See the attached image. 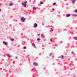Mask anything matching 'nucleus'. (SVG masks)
Instances as JSON below:
<instances>
[{
  "label": "nucleus",
  "instance_id": "16",
  "mask_svg": "<svg viewBox=\"0 0 77 77\" xmlns=\"http://www.w3.org/2000/svg\"><path fill=\"white\" fill-rule=\"evenodd\" d=\"M40 4H43V2H40Z\"/></svg>",
  "mask_w": 77,
  "mask_h": 77
},
{
  "label": "nucleus",
  "instance_id": "28",
  "mask_svg": "<svg viewBox=\"0 0 77 77\" xmlns=\"http://www.w3.org/2000/svg\"><path fill=\"white\" fill-rule=\"evenodd\" d=\"M0 12H1V9H0Z\"/></svg>",
  "mask_w": 77,
  "mask_h": 77
},
{
  "label": "nucleus",
  "instance_id": "4",
  "mask_svg": "<svg viewBox=\"0 0 77 77\" xmlns=\"http://www.w3.org/2000/svg\"><path fill=\"white\" fill-rule=\"evenodd\" d=\"M3 44H5V45L6 46H8V44H6V43L5 42H3Z\"/></svg>",
  "mask_w": 77,
  "mask_h": 77
},
{
  "label": "nucleus",
  "instance_id": "21",
  "mask_svg": "<svg viewBox=\"0 0 77 77\" xmlns=\"http://www.w3.org/2000/svg\"><path fill=\"white\" fill-rule=\"evenodd\" d=\"M39 40H40V38H38L37 39V40H38V41H39Z\"/></svg>",
  "mask_w": 77,
  "mask_h": 77
},
{
  "label": "nucleus",
  "instance_id": "12",
  "mask_svg": "<svg viewBox=\"0 0 77 77\" xmlns=\"http://www.w3.org/2000/svg\"><path fill=\"white\" fill-rule=\"evenodd\" d=\"M75 13H77V10H75Z\"/></svg>",
  "mask_w": 77,
  "mask_h": 77
},
{
  "label": "nucleus",
  "instance_id": "14",
  "mask_svg": "<svg viewBox=\"0 0 77 77\" xmlns=\"http://www.w3.org/2000/svg\"><path fill=\"white\" fill-rule=\"evenodd\" d=\"M41 36L43 38L44 37V36H43V35H42V34H41Z\"/></svg>",
  "mask_w": 77,
  "mask_h": 77
},
{
  "label": "nucleus",
  "instance_id": "26",
  "mask_svg": "<svg viewBox=\"0 0 77 77\" xmlns=\"http://www.w3.org/2000/svg\"><path fill=\"white\" fill-rule=\"evenodd\" d=\"M15 58H16V59H17V57H16Z\"/></svg>",
  "mask_w": 77,
  "mask_h": 77
},
{
  "label": "nucleus",
  "instance_id": "19",
  "mask_svg": "<svg viewBox=\"0 0 77 77\" xmlns=\"http://www.w3.org/2000/svg\"><path fill=\"white\" fill-rule=\"evenodd\" d=\"M33 9H35V10H36V8H35V7H34V8H33Z\"/></svg>",
  "mask_w": 77,
  "mask_h": 77
},
{
  "label": "nucleus",
  "instance_id": "18",
  "mask_svg": "<svg viewBox=\"0 0 77 77\" xmlns=\"http://www.w3.org/2000/svg\"><path fill=\"white\" fill-rule=\"evenodd\" d=\"M51 30L52 31H53V30H54L53 29H52V28H51Z\"/></svg>",
  "mask_w": 77,
  "mask_h": 77
},
{
  "label": "nucleus",
  "instance_id": "6",
  "mask_svg": "<svg viewBox=\"0 0 77 77\" xmlns=\"http://www.w3.org/2000/svg\"><path fill=\"white\" fill-rule=\"evenodd\" d=\"M70 15H71V14H67L66 15V17H69V16H70Z\"/></svg>",
  "mask_w": 77,
  "mask_h": 77
},
{
  "label": "nucleus",
  "instance_id": "25",
  "mask_svg": "<svg viewBox=\"0 0 77 77\" xmlns=\"http://www.w3.org/2000/svg\"><path fill=\"white\" fill-rule=\"evenodd\" d=\"M38 36H39V35H40L39 34H38Z\"/></svg>",
  "mask_w": 77,
  "mask_h": 77
},
{
  "label": "nucleus",
  "instance_id": "11",
  "mask_svg": "<svg viewBox=\"0 0 77 77\" xmlns=\"http://www.w3.org/2000/svg\"><path fill=\"white\" fill-rule=\"evenodd\" d=\"M11 41H14V39H13V38H11Z\"/></svg>",
  "mask_w": 77,
  "mask_h": 77
},
{
  "label": "nucleus",
  "instance_id": "17",
  "mask_svg": "<svg viewBox=\"0 0 77 77\" xmlns=\"http://www.w3.org/2000/svg\"><path fill=\"white\" fill-rule=\"evenodd\" d=\"M10 6H12V4H9Z\"/></svg>",
  "mask_w": 77,
  "mask_h": 77
},
{
  "label": "nucleus",
  "instance_id": "24",
  "mask_svg": "<svg viewBox=\"0 0 77 77\" xmlns=\"http://www.w3.org/2000/svg\"><path fill=\"white\" fill-rule=\"evenodd\" d=\"M51 40H52V39L51 38V40H50V41H51H51H52Z\"/></svg>",
  "mask_w": 77,
  "mask_h": 77
},
{
  "label": "nucleus",
  "instance_id": "1",
  "mask_svg": "<svg viewBox=\"0 0 77 77\" xmlns=\"http://www.w3.org/2000/svg\"><path fill=\"white\" fill-rule=\"evenodd\" d=\"M26 3H27V2H24V3H22V5L24 7H25V8H26L27 6Z\"/></svg>",
  "mask_w": 77,
  "mask_h": 77
},
{
  "label": "nucleus",
  "instance_id": "9",
  "mask_svg": "<svg viewBox=\"0 0 77 77\" xmlns=\"http://www.w3.org/2000/svg\"><path fill=\"white\" fill-rule=\"evenodd\" d=\"M63 58V55H61V59H62Z\"/></svg>",
  "mask_w": 77,
  "mask_h": 77
},
{
  "label": "nucleus",
  "instance_id": "8",
  "mask_svg": "<svg viewBox=\"0 0 77 77\" xmlns=\"http://www.w3.org/2000/svg\"><path fill=\"white\" fill-rule=\"evenodd\" d=\"M75 2V0H72V2L73 3H74Z\"/></svg>",
  "mask_w": 77,
  "mask_h": 77
},
{
  "label": "nucleus",
  "instance_id": "22",
  "mask_svg": "<svg viewBox=\"0 0 77 77\" xmlns=\"http://www.w3.org/2000/svg\"><path fill=\"white\" fill-rule=\"evenodd\" d=\"M74 16H75V17H77V15L75 14V15H74Z\"/></svg>",
  "mask_w": 77,
  "mask_h": 77
},
{
  "label": "nucleus",
  "instance_id": "20",
  "mask_svg": "<svg viewBox=\"0 0 77 77\" xmlns=\"http://www.w3.org/2000/svg\"><path fill=\"white\" fill-rule=\"evenodd\" d=\"M23 48L25 50L26 49V47H24Z\"/></svg>",
  "mask_w": 77,
  "mask_h": 77
},
{
  "label": "nucleus",
  "instance_id": "3",
  "mask_svg": "<svg viewBox=\"0 0 77 77\" xmlns=\"http://www.w3.org/2000/svg\"><path fill=\"white\" fill-rule=\"evenodd\" d=\"M37 25L36 23H35L34 25V27L35 28H36V27H37Z\"/></svg>",
  "mask_w": 77,
  "mask_h": 77
},
{
  "label": "nucleus",
  "instance_id": "27",
  "mask_svg": "<svg viewBox=\"0 0 77 77\" xmlns=\"http://www.w3.org/2000/svg\"><path fill=\"white\" fill-rule=\"evenodd\" d=\"M51 54H50V56H51Z\"/></svg>",
  "mask_w": 77,
  "mask_h": 77
},
{
  "label": "nucleus",
  "instance_id": "15",
  "mask_svg": "<svg viewBox=\"0 0 77 77\" xmlns=\"http://www.w3.org/2000/svg\"><path fill=\"white\" fill-rule=\"evenodd\" d=\"M32 46H35V45L34 44H32Z\"/></svg>",
  "mask_w": 77,
  "mask_h": 77
},
{
  "label": "nucleus",
  "instance_id": "5",
  "mask_svg": "<svg viewBox=\"0 0 77 77\" xmlns=\"http://www.w3.org/2000/svg\"><path fill=\"white\" fill-rule=\"evenodd\" d=\"M34 64L35 66H38V63H34Z\"/></svg>",
  "mask_w": 77,
  "mask_h": 77
},
{
  "label": "nucleus",
  "instance_id": "2",
  "mask_svg": "<svg viewBox=\"0 0 77 77\" xmlns=\"http://www.w3.org/2000/svg\"><path fill=\"white\" fill-rule=\"evenodd\" d=\"M25 20L26 19L23 17H22L21 19V20L22 21H25Z\"/></svg>",
  "mask_w": 77,
  "mask_h": 77
},
{
  "label": "nucleus",
  "instance_id": "13",
  "mask_svg": "<svg viewBox=\"0 0 77 77\" xmlns=\"http://www.w3.org/2000/svg\"><path fill=\"white\" fill-rule=\"evenodd\" d=\"M55 5H56V3H53V5H54V6Z\"/></svg>",
  "mask_w": 77,
  "mask_h": 77
},
{
  "label": "nucleus",
  "instance_id": "7",
  "mask_svg": "<svg viewBox=\"0 0 77 77\" xmlns=\"http://www.w3.org/2000/svg\"><path fill=\"white\" fill-rule=\"evenodd\" d=\"M6 55L7 57H11V56L9 54H7Z\"/></svg>",
  "mask_w": 77,
  "mask_h": 77
},
{
  "label": "nucleus",
  "instance_id": "10",
  "mask_svg": "<svg viewBox=\"0 0 77 77\" xmlns=\"http://www.w3.org/2000/svg\"><path fill=\"white\" fill-rule=\"evenodd\" d=\"M74 38L75 40H77V37H74Z\"/></svg>",
  "mask_w": 77,
  "mask_h": 77
},
{
  "label": "nucleus",
  "instance_id": "23",
  "mask_svg": "<svg viewBox=\"0 0 77 77\" xmlns=\"http://www.w3.org/2000/svg\"><path fill=\"white\" fill-rule=\"evenodd\" d=\"M52 11H54V9H52Z\"/></svg>",
  "mask_w": 77,
  "mask_h": 77
}]
</instances>
